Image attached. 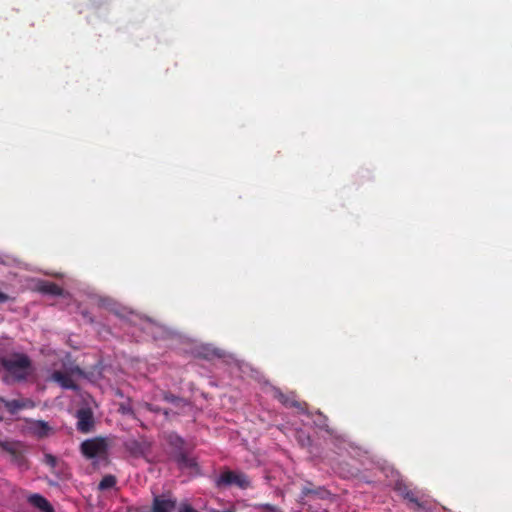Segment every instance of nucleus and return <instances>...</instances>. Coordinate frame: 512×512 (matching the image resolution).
Returning a JSON list of instances; mask_svg holds the SVG:
<instances>
[{"label":"nucleus","instance_id":"obj_1","mask_svg":"<svg viewBox=\"0 0 512 512\" xmlns=\"http://www.w3.org/2000/svg\"><path fill=\"white\" fill-rule=\"evenodd\" d=\"M5 381H23L33 373L30 358L24 353H11L0 358Z\"/></svg>","mask_w":512,"mask_h":512},{"label":"nucleus","instance_id":"obj_2","mask_svg":"<svg viewBox=\"0 0 512 512\" xmlns=\"http://www.w3.org/2000/svg\"><path fill=\"white\" fill-rule=\"evenodd\" d=\"M109 442L107 438H93L81 444V451L84 456L90 459H104L107 456Z\"/></svg>","mask_w":512,"mask_h":512},{"label":"nucleus","instance_id":"obj_3","mask_svg":"<svg viewBox=\"0 0 512 512\" xmlns=\"http://www.w3.org/2000/svg\"><path fill=\"white\" fill-rule=\"evenodd\" d=\"M216 485L218 487L236 485V486L244 489L249 486V480L243 473L234 472V471H225L216 480Z\"/></svg>","mask_w":512,"mask_h":512},{"label":"nucleus","instance_id":"obj_4","mask_svg":"<svg viewBox=\"0 0 512 512\" xmlns=\"http://www.w3.org/2000/svg\"><path fill=\"white\" fill-rule=\"evenodd\" d=\"M27 430L38 438H44L52 434V427L42 420H30L27 422Z\"/></svg>","mask_w":512,"mask_h":512},{"label":"nucleus","instance_id":"obj_5","mask_svg":"<svg viewBox=\"0 0 512 512\" xmlns=\"http://www.w3.org/2000/svg\"><path fill=\"white\" fill-rule=\"evenodd\" d=\"M35 290L41 294L50 295V296H62L64 294V290L58 284L47 281L40 280L35 285Z\"/></svg>","mask_w":512,"mask_h":512},{"label":"nucleus","instance_id":"obj_6","mask_svg":"<svg viewBox=\"0 0 512 512\" xmlns=\"http://www.w3.org/2000/svg\"><path fill=\"white\" fill-rule=\"evenodd\" d=\"M175 505V500L163 496H156L153 500L152 512H172Z\"/></svg>","mask_w":512,"mask_h":512},{"label":"nucleus","instance_id":"obj_7","mask_svg":"<svg viewBox=\"0 0 512 512\" xmlns=\"http://www.w3.org/2000/svg\"><path fill=\"white\" fill-rule=\"evenodd\" d=\"M77 428L79 431L87 433L93 426V416L89 410L82 409L77 413Z\"/></svg>","mask_w":512,"mask_h":512},{"label":"nucleus","instance_id":"obj_8","mask_svg":"<svg viewBox=\"0 0 512 512\" xmlns=\"http://www.w3.org/2000/svg\"><path fill=\"white\" fill-rule=\"evenodd\" d=\"M29 502L42 512H54L51 504L41 495L34 494L29 497Z\"/></svg>","mask_w":512,"mask_h":512},{"label":"nucleus","instance_id":"obj_9","mask_svg":"<svg viewBox=\"0 0 512 512\" xmlns=\"http://www.w3.org/2000/svg\"><path fill=\"white\" fill-rule=\"evenodd\" d=\"M53 380L59 383L63 388L76 389V385L72 380L71 376L62 373V372H54L52 375Z\"/></svg>","mask_w":512,"mask_h":512},{"label":"nucleus","instance_id":"obj_10","mask_svg":"<svg viewBox=\"0 0 512 512\" xmlns=\"http://www.w3.org/2000/svg\"><path fill=\"white\" fill-rule=\"evenodd\" d=\"M0 401L4 404V406L10 413H16L18 410L25 407V404L18 400H10L9 401V400L0 398Z\"/></svg>","mask_w":512,"mask_h":512},{"label":"nucleus","instance_id":"obj_11","mask_svg":"<svg viewBox=\"0 0 512 512\" xmlns=\"http://www.w3.org/2000/svg\"><path fill=\"white\" fill-rule=\"evenodd\" d=\"M203 356L208 359H212L214 357L221 358L224 357V353L217 348L205 346L203 347Z\"/></svg>","mask_w":512,"mask_h":512},{"label":"nucleus","instance_id":"obj_12","mask_svg":"<svg viewBox=\"0 0 512 512\" xmlns=\"http://www.w3.org/2000/svg\"><path fill=\"white\" fill-rule=\"evenodd\" d=\"M115 484H116L115 477L108 475V476H105L99 483V489L106 490V489L112 488Z\"/></svg>","mask_w":512,"mask_h":512},{"label":"nucleus","instance_id":"obj_13","mask_svg":"<svg viewBox=\"0 0 512 512\" xmlns=\"http://www.w3.org/2000/svg\"><path fill=\"white\" fill-rule=\"evenodd\" d=\"M43 461L49 467L55 468L57 465L58 459L55 456H53L52 454H45Z\"/></svg>","mask_w":512,"mask_h":512},{"label":"nucleus","instance_id":"obj_14","mask_svg":"<svg viewBox=\"0 0 512 512\" xmlns=\"http://www.w3.org/2000/svg\"><path fill=\"white\" fill-rule=\"evenodd\" d=\"M181 467H193L196 465L193 459H189L187 457H182L179 461Z\"/></svg>","mask_w":512,"mask_h":512},{"label":"nucleus","instance_id":"obj_15","mask_svg":"<svg viewBox=\"0 0 512 512\" xmlns=\"http://www.w3.org/2000/svg\"><path fill=\"white\" fill-rule=\"evenodd\" d=\"M259 508L262 509L263 512H279L275 506L270 504L260 505Z\"/></svg>","mask_w":512,"mask_h":512},{"label":"nucleus","instance_id":"obj_16","mask_svg":"<svg viewBox=\"0 0 512 512\" xmlns=\"http://www.w3.org/2000/svg\"><path fill=\"white\" fill-rule=\"evenodd\" d=\"M179 512H196L190 505L183 504L179 510Z\"/></svg>","mask_w":512,"mask_h":512},{"label":"nucleus","instance_id":"obj_17","mask_svg":"<svg viewBox=\"0 0 512 512\" xmlns=\"http://www.w3.org/2000/svg\"><path fill=\"white\" fill-rule=\"evenodd\" d=\"M9 300V296L4 292L0 291V303H5Z\"/></svg>","mask_w":512,"mask_h":512},{"label":"nucleus","instance_id":"obj_18","mask_svg":"<svg viewBox=\"0 0 512 512\" xmlns=\"http://www.w3.org/2000/svg\"><path fill=\"white\" fill-rule=\"evenodd\" d=\"M128 316H130V317H135V318H139L140 320L142 319V317H141L138 313H136L135 311H133V310H130V311L128 312Z\"/></svg>","mask_w":512,"mask_h":512},{"label":"nucleus","instance_id":"obj_19","mask_svg":"<svg viewBox=\"0 0 512 512\" xmlns=\"http://www.w3.org/2000/svg\"><path fill=\"white\" fill-rule=\"evenodd\" d=\"M210 512H234L233 510H224V511H216V510H210Z\"/></svg>","mask_w":512,"mask_h":512}]
</instances>
